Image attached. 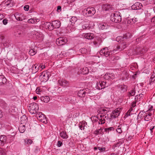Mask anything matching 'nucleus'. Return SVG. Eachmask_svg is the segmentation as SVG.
<instances>
[{"mask_svg":"<svg viewBox=\"0 0 155 155\" xmlns=\"http://www.w3.org/2000/svg\"><path fill=\"white\" fill-rule=\"evenodd\" d=\"M96 10H83V12L84 16H91L95 13Z\"/></svg>","mask_w":155,"mask_h":155,"instance_id":"nucleus-12","label":"nucleus"},{"mask_svg":"<svg viewBox=\"0 0 155 155\" xmlns=\"http://www.w3.org/2000/svg\"><path fill=\"white\" fill-rule=\"evenodd\" d=\"M98 118L99 120L98 121V123L99 124H104L105 123V120H103L101 118V119Z\"/></svg>","mask_w":155,"mask_h":155,"instance_id":"nucleus-44","label":"nucleus"},{"mask_svg":"<svg viewBox=\"0 0 155 155\" xmlns=\"http://www.w3.org/2000/svg\"><path fill=\"white\" fill-rule=\"evenodd\" d=\"M99 113H100V114H106L107 110L105 108H101L98 111Z\"/></svg>","mask_w":155,"mask_h":155,"instance_id":"nucleus-36","label":"nucleus"},{"mask_svg":"<svg viewBox=\"0 0 155 155\" xmlns=\"http://www.w3.org/2000/svg\"><path fill=\"white\" fill-rule=\"evenodd\" d=\"M132 114L133 112H130V111H128V112L126 114L124 117L125 118H126L128 116H130V115H131Z\"/></svg>","mask_w":155,"mask_h":155,"instance_id":"nucleus-50","label":"nucleus"},{"mask_svg":"<svg viewBox=\"0 0 155 155\" xmlns=\"http://www.w3.org/2000/svg\"><path fill=\"white\" fill-rule=\"evenodd\" d=\"M124 35L123 38H125L126 39L130 38L132 36L131 34L130 33H126Z\"/></svg>","mask_w":155,"mask_h":155,"instance_id":"nucleus-41","label":"nucleus"},{"mask_svg":"<svg viewBox=\"0 0 155 155\" xmlns=\"http://www.w3.org/2000/svg\"><path fill=\"white\" fill-rule=\"evenodd\" d=\"M151 110H151L150 107V109L149 110L147 111V112L144 114L143 115L144 120L145 121H149V123L151 122L152 119L151 117L152 113H150L149 112V111H150Z\"/></svg>","mask_w":155,"mask_h":155,"instance_id":"nucleus-4","label":"nucleus"},{"mask_svg":"<svg viewBox=\"0 0 155 155\" xmlns=\"http://www.w3.org/2000/svg\"><path fill=\"white\" fill-rule=\"evenodd\" d=\"M41 100L44 102L48 103L49 101L50 98L47 96H42L41 97Z\"/></svg>","mask_w":155,"mask_h":155,"instance_id":"nucleus-27","label":"nucleus"},{"mask_svg":"<svg viewBox=\"0 0 155 155\" xmlns=\"http://www.w3.org/2000/svg\"><path fill=\"white\" fill-rule=\"evenodd\" d=\"M81 73L83 74H87L89 72V70L87 67H84L81 69Z\"/></svg>","mask_w":155,"mask_h":155,"instance_id":"nucleus-32","label":"nucleus"},{"mask_svg":"<svg viewBox=\"0 0 155 155\" xmlns=\"http://www.w3.org/2000/svg\"><path fill=\"white\" fill-rule=\"evenodd\" d=\"M85 38L88 39H93L94 37V35L92 33H88L84 34L83 35Z\"/></svg>","mask_w":155,"mask_h":155,"instance_id":"nucleus-22","label":"nucleus"},{"mask_svg":"<svg viewBox=\"0 0 155 155\" xmlns=\"http://www.w3.org/2000/svg\"><path fill=\"white\" fill-rule=\"evenodd\" d=\"M38 65L36 64L32 65L31 69L32 71V73L34 74L36 73L38 70Z\"/></svg>","mask_w":155,"mask_h":155,"instance_id":"nucleus-25","label":"nucleus"},{"mask_svg":"<svg viewBox=\"0 0 155 155\" xmlns=\"http://www.w3.org/2000/svg\"><path fill=\"white\" fill-rule=\"evenodd\" d=\"M97 118H101L103 120H104L105 121V119H107L108 118V115L107 114H99L97 115Z\"/></svg>","mask_w":155,"mask_h":155,"instance_id":"nucleus-24","label":"nucleus"},{"mask_svg":"<svg viewBox=\"0 0 155 155\" xmlns=\"http://www.w3.org/2000/svg\"><path fill=\"white\" fill-rule=\"evenodd\" d=\"M58 84L61 86H67L68 85V82L64 80H58Z\"/></svg>","mask_w":155,"mask_h":155,"instance_id":"nucleus-18","label":"nucleus"},{"mask_svg":"<svg viewBox=\"0 0 155 155\" xmlns=\"http://www.w3.org/2000/svg\"><path fill=\"white\" fill-rule=\"evenodd\" d=\"M143 96V94H142L137 95L135 96L134 100L136 101H140L142 99Z\"/></svg>","mask_w":155,"mask_h":155,"instance_id":"nucleus-30","label":"nucleus"},{"mask_svg":"<svg viewBox=\"0 0 155 155\" xmlns=\"http://www.w3.org/2000/svg\"><path fill=\"white\" fill-rule=\"evenodd\" d=\"M77 18L76 17H73L70 19V21L71 22V25H73L77 21Z\"/></svg>","mask_w":155,"mask_h":155,"instance_id":"nucleus-34","label":"nucleus"},{"mask_svg":"<svg viewBox=\"0 0 155 155\" xmlns=\"http://www.w3.org/2000/svg\"><path fill=\"white\" fill-rule=\"evenodd\" d=\"M27 122V118L25 115H23L21 117L20 123L21 124H24Z\"/></svg>","mask_w":155,"mask_h":155,"instance_id":"nucleus-26","label":"nucleus"},{"mask_svg":"<svg viewBox=\"0 0 155 155\" xmlns=\"http://www.w3.org/2000/svg\"><path fill=\"white\" fill-rule=\"evenodd\" d=\"M123 37L121 36H119L117 37L116 38V40L117 41L119 42V41H121L123 40Z\"/></svg>","mask_w":155,"mask_h":155,"instance_id":"nucleus-48","label":"nucleus"},{"mask_svg":"<svg viewBox=\"0 0 155 155\" xmlns=\"http://www.w3.org/2000/svg\"><path fill=\"white\" fill-rule=\"evenodd\" d=\"M92 9V10H94V9L95 10V8H94L93 7H87V8H86V10H87L88 9Z\"/></svg>","mask_w":155,"mask_h":155,"instance_id":"nucleus-64","label":"nucleus"},{"mask_svg":"<svg viewBox=\"0 0 155 155\" xmlns=\"http://www.w3.org/2000/svg\"><path fill=\"white\" fill-rule=\"evenodd\" d=\"M0 155H7L6 150L2 148H0Z\"/></svg>","mask_w":155,"mask_h":155,"instance_id":"nucleus-38","label":"nucleus"},{"mask_svg":"<svg viewBox=\"0 0 155 155\" xmlns=\"http://www.w3.org/2000/svg\"><path fill=\"white\" fill-rule=\"evenodd\" d=\"M142 7V5L141 3L137 2L131 6V9L132 10H140Z\"/></svg>","mask_w":155,"mask_h":155,"instance_id":"nucleus-13","label":"nucleus"},{"mask_svg":"<svg viewBox=\"0 0 155 155\" xmlns=\"http://www.w3.org/2000/svg\"><path fill=\"white\" fill-rule=\"evenodd\" d=\"M52 27L53 29L54 28H58L61 26L60 21L58 20H55L51 22Z\"/></svg>","mask_w":155,"mask_h":155,"instance_id":"nucleus-16","label":"nucleus"},{"mask_svg":"<svg viewBox=\"0 0 155 155\" xmlns=\"http://www.w3.org/2000/svg\"><path fill=\"white\" fill-rule=\"evenodd\" d=\"M36 117L38 120L41 122L46 124L47 123V118L44 114L41 112H39L36 114Z\"/></svg>","mask_w":155,"mask_h":155,"instance_id":"nucleus-5","label":"nucleus"},{"mask_svg":"<svg viewBox=\"0 0 155 155\" xmlns=\"http://www.w3.org/2000/svg\"><path fill=\"white\" fill-rule=\"evenodd\" d=\"M145 37V36L144 35H142V36H140V37L139 38H137L136 39V41H138L139 40V39H141V38L143 37V38H144V37Z\"/></svg>","mask_w":155,"mask_h":155,"instance_id":"nucleus-59","label":"nucleus"},{"mask_svg":"<svg viewBox=\"0 0 155 155\" xmlns=\"http://www.w3.org/2000/svg\"><path fill=\"white\" fill-rule=\"evenodd\" d=\"M4 25H6L8 23V20L6 19H4L2 21Z\"/></svg>","mask_w":155,"mask_h":155,"instance_id":"nucleus-56","label":"nucleus"},{"mask_svg":"<svg viewBox=\"0 0 155 155\" xmlns=\"http://www.w3.org/2000/svg\"><path fill=\"white\" fill-rule=\"evenodd\" d=\"M75 0H68V3H72L74 2Z\"/></svg>","mask_w":155,"mask_h":155,"instance_id":"nucleus-62","label":"nucleus"},{"mask_svg":"<svg viewBox=\"0 0 155 155\" xmlns=\"http://www.w3.org/2000/svg\"><path fill=\"white\" fill-rule=\"evenodd\" d=\"M58 147H61L62 144V143L60 141H58Z\"/></svg>","mask_w":155,"mask_h":155,"instance_id":"nucleus-55","label":"nucleus"},{"mask_svg":"<svg viewBox=\"0 0 155 155\" xmlns=\"http://www.w3.org/2000/svg\"><path fill=\"white\" fill-rule=\"evenodd\" d=\"M16 19L19 21L22 20V18L21 17V14L16 13L15 15Z\"/></svg>","mask_w":155,"mask_h":155,"instance_id":"nucleus-33","label":"nucleus"},{"mask_svg":"<svg viewBox=\"0 0 155 155\" xmlns=\"http://www.w3.org/2000/svg\"><path fill=\"white\" fill-rule=\"evenodd\" d=\"M29 8V6L28 5H25L23 7L24 10H28Z\"/></svg>","mask_w":155,"mask_h":155,"instance_id":"nucleus-53","label":"nucleus"},{"mask_svg":"<svg viewBox=\"0 0 155 155\" xmlns=\"http://www.w3.org/2000/svg\"><path fill=\"white\" fill-rule=\"evenodd\" d=\"M7 137L4 135L0 136V146H3L6 143Z\"/></svg>","mask_w":155,"mask_h":155,"instance_id":"nucleus-14","label":"nucleus"},{"mask_svg":"<svg viewBox=\"0 0 155 155\" xmlns=\"http://www.w3.org/2000/svg\"><path fill=\"white\" fill-rule=\"evenodd\" d=\"M4 18V15L2 14H0V20H2V18Z\"/></svg>","mask_w":155,"mask_h":155,"instance_id":"nucleus-63","label":"nucleus"},{"mask_svg":"<svg viewBox=\"0 0 155 155\" xmlns=\"http://www.w3.org/2000/svg\"><path fill=\"white\" fill-rule=\"evenodd\" d=\"M98 149L100 151H104L105 150V148H101L98 147Z\"/></svg>","mask_w":155,"mask_h":155,"instance_id":"nucleus-57","label":"nucleus"},{"mask_svg":"<svg viewBox=\"0 0 155 155\" xmlns=\"http://www.w3.org/2000/svg\"><path fill=\"white\" fill-rule=\"evenodd\" d=\"M150 79L151 80V82L150 83V84H152V82H153L155 80V77L154 75H152L151 76Z\"/></svg>","mask_w":155,"mask_h":155,"instance_id":"nucleus-51","label":"nucleus"},{"mask_svg":"<svg viewBox=\"0 0 155 155\" xmlns=\"http://www.w3.org/2000/svg\"><path fill=\"white\" fill-rule=\"evenodd\" d=\"M101 6L102 10H112L114 8L111 5L108 4H103L100 6Z\"/></svg>","mask_w":155,"mask_h":155,"instance_id":"nucleus-15","label":"nucleus"},{"mask_svg":"<svg viewBox=\"0 0 155 155\" xmlns=\"http://www.w3.org/2000/svg\"><path fill=\"white\" fill-rule=\"evenodd\" d=\"M34 38L38 39L39 41H41L44 39V36L41 32H35L34 34Z\"/></svg>","mask_w":155,"mask_h":155,"instance_id":"nucleus-8","label":"nucleus"},{"mask_svg":"<svg viewBox=\"0 0 155 155\" xmlns=\"http://www.w3.org/2000/svg\"><path fill=\"white\" fill-rule=\"evenodd\" d=\"M43 27L46 29H48L50 30H53V27H52L51 23L49 22H45L44 24H42Z\"/></svg>","mask_w":155,"mask_h":155,"instance_id":"nucleus-20","label":"nucleus"},{"mask_svg":"<svg viewBox=\"0 0 155 155\" xmlns=\"http://www.w3.org/2000/svg\"><path fill=\"white\" fill-rule=\"evenodd\" d=\"M29 53L31 55L33 56L36 53V52L33 49H31L29 51Z\"/></svg>","mask_w":155,"mask_h":155,"instance_id":"nucleus-43","label":"nucleus"},{"mask_svg":"<svg viewBox=\"0 0 155 155\" xmlns=\"http://www.w3.org/2000/svg\"><path fill=\"white\" fill-rule=\"evenodd\" d=\"M128 46V44L125 42H123L121 43H120L112 51H109L108 48L106 47L100 51V53L101 55H103L106 57H107L110 54H113L114 51H121L124 50Z\"/></svg>","mask_w":155,"mask_h":155,"instance_id":"nucleus-1","label":"nucleus"},{"mask_svg":"<svg viewBox=\"0 0 155 155\" xmlns=\"http://www.w3.org/2000/svg\"><path fill=\"white\" fill-rule=\"evenodd\" d=\"M67 39L64 37H60L56 40V44L59 46H61L64 45L67 43Z\"/></svg>","mask_w":155,"mask_h":155,"instance_id":"nucleus-7","label":"nucleus"},{"mask_svg":"<svg viewBox=\"0 0 155 155\" xmlns=\"http://www.w3.org/2000/svg\"><path fill=\"white\" fill-rule=\"evenodd\" d=\"M120 109H117L112 111L110 117L112 118H115L117 117L120 115Z\"/></svg>","mask_w":155,"mask_h":155,"instance_id":"nucleus-9","label":"nucleus"},{"mask_svg":"<svg viewBox=\"0 0 155 155\" xmlns=\"http://www.w3.org/2000/svg\"><path fill=\"white\" fill-rule=\"evenodd\" d=\"M124 74H125V76L124 77V78H123L124 79H125V78H127V77L128 76L127 74V73L125 72L124 73Z\"/></svg>","mask_w":155,"mask_h":155,"instance_id":"nucleus-61","label":"nucleus"},{"mask_svg":"<svg viewBox=\"0 0 155 155\" xmlns=\"http://www.w3.org/2000/svg\"><path fill=\"white\" fill-rule=\"evenodd\" d=\"M137 21L136 18H132L130 20V21L132 24L133 23H135V22Z\"/></svg>","mask_w":155,"mask_h":155,"instance_id":"nucleus-52","label":"nucleus"},{"mask_svg":"<svg viewBox=\"0 0 155 155\" xmlns=\"http://www.w3.org/2000/svg\"><path fill=\"white\" fill-rule=\"evenodd\" d=\"M145 113V112H143V111L140 112L138 115V117H140V118L143 117L144 114Z\"/></svg>","mask_w":155,"mask_h":155,"instance_id":"nucleus-45","label":"nucleus"},{"mask_svg":"<svg viewBox=\"0 0 155 155\" xmlns=\"http://www.w3.org/2000/svg\"><path fill=\"white\" fill-rule=\"evenodd\" d=\"M39 67L41 68L42 69H44L45 68V65H40Z\"/></svg>","mask_w":155,"mask_h":155,"instance_id":"nucleus-60","label":"nucleus"},{"mask_svg":"<svg viewBox=\"0 0 155 155\" xmlns=\"http://www.w3.org/2000/svg\"><path fill=\"white\" fill-rule=\"evenodd\" d=\"M126 128V130L128 129V127L126 125L120 124L118 127V128L116 129V131L119 134H121L124 130V128Z\"/></svg>","mask_w":155,"mask_h":155,"instance_id":"nucleus-11","label":"nucleus"},{"mask_svg":"<svg viewBox=\"0 0 155 155\" xmlns=\"http://www.w3.org/2000/svg\"><path fill=\"white\" fill-rule=\"evenodd\" d=\"M98 27L100 29L104 30L108 28L109 26L107 23H104L99 24Z\"/></svg>","mask_w":155,"mask_h":155,"instance_id":"nucleus-21","label":"nucleus"},{"mask_svg":"<svg viewBox=\"0 0 155 155\" xmlns=\"http://www.w3.org/2000/svg\"><path fill=\"white\" fill-rule=\"evenodd\" d=\"M19 130L20 133H24L25 130V126L24 124H21L18 128Z\"/></svg>","mask_w":155,"mask_h":155,"instance_id":"nucleus-29","label":"nucleus"},{"mask_svg":"<svg viewBox=\"0 0 155 155\" xmlns=\"http://www.w3.org/2000/svg\"><path fill=\"white\" fill-rule=\"evenodd\" d=\"M40 77L41 79L44 81H47L48 80V75L47 72H43L41 74Z\"/></svg>","mask_w":155,"mask_h":155,"instance_id":"nucleus-17","label":"nucleus"},{"mask_svg":"<svg viewBox=\"0 0 155 155\" xmlns=\"http://www.w3.org/2000/svg\"><path fill=\"white\" fill-rule=\"evenodd\" d=\"M106 86H108L106 85V82L105 81H100L99 82H97L96 88L99 90L102 89L104 88Z\"/></svg>","mask_w":155,"mask_h":155,"instance_id":"nucleus-6","label":"nucleus"},{"mask_svg":"<svg viewBox=\"0 0 155 155\" xmlns=\"http://www.w3.org/2000/svg\"><path fill=\"white\" fill-rule=\"evenodd\" d=\"M90 27L89 26V24L88 23H85L82 26V28L83 29H90Z\"/></svg>","mask_w":155,"mask_h":155,"instance_id":"nucleus-37","label":"nucleus"},{"mask_svg":"<svg viewBox=\"0 0 155 155\" xmlns=\"http://www.w3.org/2000/svg\"><path fill=\"white\" fill-rule=\"evenodd\" d=\"M79 127L80 129L81 130H84V126H83L82 125H79Z\"/></svg>","mask_w":155,"mask_h":155,"instance_id":"nucleus-58","label":"nucleus"},{"mask_svg":"<svg viewBox=\"0 0 155 155\" xmlns=\"http://www.w3.org/2000/svg\"><path fill=\"white\" fill-rule=\"evenodd\" d=\"M86 91H89V89H86L80 90L78 92V96L80 97H82L85 96L86 94H88L89 92H87Z\"/></svg>","mask_w":155,"mask_h":155,"instance_id":"nucleus-10","label":"nucleus"},{"mask_svg":"<svg viewBox=\"0 0 155 155\" xmlns=\"http://www.w3.org/2000/svg\"><path fill=\"white\" fill-rule=\"evenodd\" d=\"M38 107L37 104L35 103L30 104L28 108L29 112L32 114H35L38 110Z\"/></svg>","mask_w":155,"mask_h":155,"instance_id":"nucleus-3","label":"nucleus"},{"mask_svg":"<svg viewBox=\"0 0 155 155\" xmlns=\"http://www.w3.org/2000/svg\"><path fill=\"white\" fill-rule=\"evenodd\" d=\"M7 82V80L5 76L2 75H0V85L5 84Z\"/></svg>","mask_w":155,"mask_h":155,"instance_id":"nucleus-23","label":"nucleus"},{"mask_svg":"<svg viewBox=\"0 0 155 155\" xmlns=\"http://www.w3.org/2000/svg\"><path fill=\"white\" fill-rule=\"evenodd\" d=\"M135 94V91L133 89L130 91L128 92V95L129 97L134 96Z\"/></svg>","mask_w":155,"mask_h":155,"instance_id":"nucleus-40","label":"nucleus"},{"mask_svg":"<svg viewBox=\"0 0 155 155\" xmlns=\"http://www.w3.org/2000/svg\"><path fill=\"white\" fill-rule=\"evenodd\" d=\"M137 101H136L135 100L134 101H133L131 104V107H135L136 106V103L137 102Z\"/></svg>","mask_w":155,"mask_h":155,"instance_id":"nucleus-49","label":"nucleus"},{"mask_svg":"<svg viewBox=\"0 0 155 155\" xmlns=\"http://www.w3.org/2000/svg\"><path fill=\"white\" fill-rule=\"evenodd\" d=\"M60 135L63 139H66L68 137V135L67 134L65 131H62L60 134Z\"/></svg>","mask_w":155,"mask_h":155,"instance_id":"nucleus-28","label":"nucleus"},{"mask_svg":"<svg viewBox=\"0 0 155 155\" xmlns=\"http://www.w3.org/2000/svg\"><path fill=\"white\" fill-rule=\"evenodd\" d=\"M39 21L40 20L39 19L30 18L28 20V22L29 23L34 24L36 23Z\"/></svg>","mask_w":155,"mask_h":155,"instance_id":"nucleus-31","label":"nucleus"},{"mask_svg":"<svg viewBox=\"0 0 155 155\" xmlns=\"http://www.w3.org/2000/svg\"><path fill=\"white\" fill-rule=\"evenodd\" d=\"M114 130V128L113 127H110L107 128H106L104 129V130L106 132L109 133V131H112Z\"/></svg>","mask_w":155,"mask_h":155,"instance_id":"nucleus-42","label":"nucleus"},{"mask_svg":"<svg viewBox=\"0 0 155 155\" xmlns=\"http://www.w3.org/2000/svg\"><path fill=\"white\" fill-rule=\"evenodd\" d=\"M25 144L29 145L33 143V141L31 139L27 138L25 139Z\"/></svg>","mask_w":155,"mask_h":155,"instance_id":"nucleus-39","label":"nucleus"},{"mask_svg":"<svg viewBox=\"0 0 155 155\" xmlns=\"http://www.w3.org/2000/svg\"><path fill=\"white\" fill-rule=\"evenodd\" d=\"M80 51L82 54H85L87 52V49L84 48L81 49Z\"/></svg>","mask_w":155,"mask_h":155,"instance_id":"nucleus-47","label":"nucleus"},{"mask_svg":"<svg viewBox=\"0 0 155 155\" xmlns=\"http://www.w3.org/2000/svg\"><path fill=\"white\" fill-rule=\"evenodd\" d=\"M94 44L95 45V46L96 47H98L100 45V43H98L96 41H94Z\"/></svg>","mask_w":155,"mask_h":155,"instance_id":"nucleus-54","label":"nucleus"},{"mask_svg":"<svg viewBox=\"0 0 155 155\" xmlns=\"http://www.w3.org/2000/svg\"><path fill=\"white\" fill-rule=\"evenodd\" d=\"M120 13L118 12L113 13L111 15L110 20L113 22L115 23L119 22L121 21V16Z\"/></svg>","mask_w":155,"mask_h":155,"instance_id":"nucleus-2","label":"nucleus"},{"mask_svg":"<svg viewBox=\"0 0 155 155\" xmlns=\"http://www.w3.org/2000/svg\"><path fill=\"white\" fill-rule=\"evenodd\" d=\"M102 131V129L101 128L99 130H95V133L96 135H98V134H101Z\"/></svg>","mask_w":155,"mask_h":155,"instance_id":"nucleus-46","label":"nucleus"},{"mask_svg":"<svg viewBox=\"0 0 155 155\" xmlns=\"http://www.w3.org/2000/svg\"><path fill=\"white\" fill-rule=\"evenodd\" d=\"M12 1V0H7V1H5V2H2V4H4L5 5L7 6H9V5H10V6H11L10 5V4Z\"/></svg>","mask_w":155,"mask_h":155,"instance_id":"nucleus-35","label":"nucleus"},{"mask_svg":"<svg viewBox=\"0 0 155 155\" xmlns=\"http://www.w3.org/2000/svg\"><path fill=\"white\" fill-rule=\"evenodd\" d=\"M117 87L118 89L122 92H124L127 91V87L124 84L118 85Z\"/></svg>","mask_w":155,"mask_h":155,"instance_id":"nucleus-19","label":"nucleus"}]
</instances>
